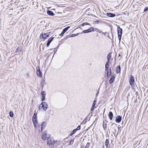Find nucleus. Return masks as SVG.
<instances>
[{
  "label": "nucleus",
  "instance_id": "a19ab883",
  "mask_svg": "<svg viewBox=\"0 0 148 148\" xmlns=\"http://www.w3.org/2000/svg\"><path fill=\"white\" fill-rule=\"evenodd\" d=\"M95 22L96 24H98L99 23V22L97 20L95 21Z\"/></svg>",
  "mask_w": 148,
  "mask_h": 148
},
{
  "label": "nucleus",
  "instance_id": "bb28decb",
  "mask_svg": "<svg viewBox=\"0 0 148 148\" xmlns=\"http://www.w3.org/2000/svg\"><path fill=\"white\" fill-rule=\"evenodd\" d=\"M87 25H90L89 23H84L82 24V26H84Z\"/></svg>",
  "mask_w": 148,
  "mask_h": 148
},
{
  "label": "nucleus",
  "instance_id": "f8f14e48",
  "mask_svg": "<svg viewBox=\"0 0 148 148\" xmlns=\"http://www.w3.org/2000/svg\"><path fill=\"white\" fill-rule=\"evenodd\" d=\"M107 15L108 17H113L115 16V14L111 13H107Z\"/></svg>",
  "mask_w": 148,
  "mask_h": 148
},
{
  "label": "nucleus",
  "instance_id": "20e7f679",
  "mask_svg": "<svg viewBox=\"0 0 148 148\" xmlns=\"http://www.w3.org/2000/svg\"><path fill=\"white\" fill-rule=\"evenodd\" d=\"M36 73L37 75L38 76V77H41L42 75V73L40 71V70L39 67H36Z\"/></svg>",
  "mask_w": 148,
  "mask_h": 148
},
{
  "label": "nucleus",
  "instance_id": "dca6fc26",
  "mask_svg": "<svg viewBox=\"0 0 148 148\" xmlns=\"http://www.w3.org/2000/svg\"><path fill=\"white\" fill-rule=\"evenodd\" d=\"M109 116L110 120H112L113 117V114L112 112L110 111L109 112Z\"/></svg>",
  "mask_w": 148,
  "mask_h": 148
},
{
  "label": "nucleus",
  "instance_id": "2f4dec72",
  "mask_svg": "<svg viewBox=\"0 0 148 148\" xmlns=\"http://www.w3.org/2000/svg\"><path fill=\"white\" fill-rule=\"evenodd\" d=\"M41 86L43 87L44 85V81L42 80V82H41Z\"/></svg>",
  "mask_w": 148,
  "mask_h": 148
},
{
  "label": "nucleus",
  "instance_id": "f257e3e1",
  "mask_svg": "<svg viewBox=\"0 0 148 148\" xmlns=\"http://www.w3.org/2000/svg\"><path fill=\"white\" fill-rule=\"evenodd\" d=\"M57 141H55L53 137H49L47 138V144L49 145H53Z\"/></svg>",
  "mask_w": 148,
  "mask_h": 148
},
{
  "label": "nucleus",
  "instance_id": "37998d69",
  "mask_svg": "<svg viewBox=\"0 0 148 148\" xmlns=\"http://www.w3.org/2000/svg\"><path fill=\"white\" fill-rule=\"evenodd\" d=\"M74 134V132H73V131H72V132H71V133L70 134V135L71 136H72V135L73 134Z\"/></svg>",
  "mask_w": 148,
  "mask_h": 148
},
{
  "label": "nucleus",
  "instance_id": "49530a36",
  "mask_svg": "<svg viewBox=\"0 0 148 148\" xmlns=\"http://www.w3.org/2000/svg\"><path fill=\"white\" fill-rule=\"evenodd\" d=\"M99 91H98L97 92V93H96V95H98V94H99Z\"/></svg>",
  "mask_w": 148,
  "mask_h": 148
},
{
  "label": "nucleus",
  "instance_id": "7c9ffc66",
  "mask_svg": "<svg viewBox=\"0 0 148 148\" xmlns=\"http://www.w3.org/2000/svg\"><path fill=\"white\" fill-rule=\"evenodd\" d=\"M108 66L109 65L105 64V70L106 71H107L108 69Z\"/></svg>",
  "mask_w": 148,
  "mask_h": 148
},
{
  "label": "nucleus",
  "instance_id": "9b49d317",
  "mask_svg": "<svg viewBox=\"0 0 148 148\" xmlns=\"http://www.w3.org/2000/svg\"><path fill=\"white\" fill-rule=\"evenodd\" d=\"M122 117L120 116H117L116 118V121L117 123H119L121 121Z\"/></svg>",
  "mask_w": 148,
  "mask_h": 148
},
{
  "label": "nucleus",
  "instance_id": "a211bd4d",
  "mask_svg": "<svg viewBox=\"0 0 148 148\" xmlns=\"http://www.w3.org/2000/svg\"><path fill=\"white\" fill-rule=\"evenodd\" d=\"M107 60H110L111 59V53H109L107 56Z\"/></svg>",
  "mask_w": 148,
  "mask_h": 148
},
{
  "label": "nucleus",
  "instance_id": "4468645a",
  "mask_svg": "<svg viewBox=\"0 0 148 148\" xmlns=\"http://www.w3.org/2000/svg\"><path fill=\"white\" fill-rule=\"evenodd\" d=\"M46 123L45 122H43L41 124V129L42 131L43 130V129L46 126Z\"/></svg>",
  "mask_w": 148,
  "mask_h": 148
},
{
  "label": "nucleus",
  "instance_id": "c03bdc74",
  "mask_svg": "<svg viewBox=\"0 0 148 148\" xmlns=\"http://www.w3.org/2000/svg\"><path fill=\"white\" fill-rule=\"evenodd\" d=\"M85 119H84V120L83 121H82V123H85L86 122V120H85Z\"/></svg>",
  "mask_w": 148,
  "mask_h": 148
},
{
  "label": "nucleus",
  "instance_id": "c756f323",
  "mask_svg": "<svg viewBox=\"0 0 148 148\" xmlns=\"http://www.w3.org/2000/svg\"><path fill=\"white\" fill-rule=\"evenodd\" d=\"M33 122H36V124H37V120L36 119H32Z\"/></svg>",
  "mask_w": 148,
  "mask_h": 148
},
{
  "label": "nucleus",
  "instance_id": "09e8293b",
  "mask_svg": "<svg viewBox=\"0 0 148 148\" xmlns=\"http://www.w3.org/2000/svg\"><path fill=\"white\" fill-rule=\"evenodd\" d=\"M121 55L120 54H119V56H121Z\"/></svg>",
  "mask_w": 148,
  "mask_h": 148
},
{
  "label": "nucleus",
  "instance_id": "4be33fe9",
  "mask_svg": "<svg viewBox=\"0 0 148 148\" xmlns=\"http://www.w3.org/2000/svg\"><path fill=\"white\" fill-rule=\"evenodd\" d=\"M90 143H88L85 147V148H89V147L90 146Z\"/></svg>",
  "mask_w": 148,
  "mask_h": 148
},
{
  "label": "nucleus",
  "instance_id": "de8ad7c7",
  "mask_svg": "<svg viewBox=\"0 0 148 148\" xmlns=\"http://www.w3.org/2000/svg\"><path fill=\"white\" fill-rule=\"evenodd\" d=\"M102 147V148H104V145H103Z\"/></svg>",
  "mask_w": 148,
  "mask_h": 148
},
{
  "label": "nucleus",
  "instance_id": "1a4fd4ad",
  "mask_svg": "<svg viewBox=\"0 0 148 148\" xmlns=\"http://www.w3.org/2000/svg\"><path fill=\"white\" fill-rule=\"evenodd\" d=\"M41 94L42 96L41 101H44L45 100V96L46 95L45 92L44 91H42L41 92Z\"/></svg>",
  "mask_w": 148,
  "mask_h": 148
},
{
  "label": "nucleus",
  "instance_id": "412c9836",
  "mask_svg": "<svg viewBox=\"0 0 148 148\" xmlns=\"http://www.w3.org/2000/svg\"><path fill=\"white\" fill-rule=\"evenodd\" d=\"M79 33H77V34H72L71 35V37H74L79 35Z\"/></svg>",
  "mask_w": 148,
  "mask_h": 148
},
{
  "label": "nucleus",
  "instance_id": "39448f33",
  "mask_svg": "<svg viewBox=\"0 0 148 148\" xmlns=\"http://www.w3.org/2000/svg\"><path fill=\"white\" fill-rule=\"evenodd\" d=\"M49 35L47 33L44 34H41L40 36V38L41 39L45 38L47 39L49 37Z\"/></svg>",
  "mask_w": 148,
  "mask_h": 148
},
{
  "label": "nucleus",
  "instance_id": "9d476101",
  "mask_svg": "<svg viewBox=\"0 0 148 148\" xmlns=\"http://www.w3.org/2000/svg\"><path fill=\"white\" fill-rule=\"evenodd\" d=\"M115 78V76L114 75H112L109 81V83L110 84H112L114 81Z\"/></svg>",
  "mask_w": 148,
  "mask_h": 148
},
{
  "label": "nucleus",
  "instance_id": "6ab92c4d",
  "mask_svg": "<svg viewBox=\"0 0 148 148\" xmlns=\"http://www.w3.org/2000/svg\"><path fill=\"white\" fill-rule=\"evenodd\" d=\"M107 123L106 122H104L103 121V126L104 130H106V128Z\"/></svg>",
  "mask_w": 148,
  "mask_h": 148
},
{
  "label": "nucleus",
  "instance_id": "58836bf2",
  "mask_svg": "<svg viewBox=\"0 0 148 148\" xmlns=\"http://www.w3.org/2000/svg\"><path fill=\"white\" fill-rule=\"evenodd\" d=\"M94 107H93V106H92V107L90 109V110L91 111H93V110H94Z\"/></svg>",
  "mask_w": 148,
  "mask_h": 148
},
{
  "label": "nucleus",
  "instance_id": "c9c22d12",
  "mask_svg": "<svg viewBox=\"0 0 148 148\" xmlns=\"http://www.w3.org/2000/svg\"><path fill=\"white\" fill-rule=\"evenodd\" d=\"M80 129V125H79L77 127L76 129L77 130H79Z\"/></svg>",
  "mask_w": 148,
  "mask_h": 148
},
{
  "label": "nucleus",
  "instance_id": "864d4df0",
  "mask_svg": "<svg viewBox=\"0 0 148 148\" xmlns=\"http://www.w3.org/2000/svg\"><path fill=\"white\" fill-rule=\"evenodd\" d=\"M59 46H58L57 47L58 48Z\"/></svg>",
  "mask_w": 148,
  "mask_h": 148
},
{
  "label": "nucleus",
  "instance_id": "5701e85b",
  "mask_svg": "<svg viewBox=\"0 0 148 148\" xmlns=\"http://www.w3.org/2000/svg\"><path fill=\"white\" fill-rule=\"evenodd\" d=\"M9 115L11 117H12L13 116L14 114L12 112L10 111L9 112Z\"/></svg>",
  "mask_w": 148,
  "mask_h": 148
},
{
  "label": "nucleus",
  "instance_id": "2eb2a0df",
  "mask_svg": "<svg viewBox=\"0 0 148 148\" xmlns=\"http://www.w3.org/2000/svg\"><path fill=\"white\" fill-rule=\"evenodd\" d=\"M116 71L117 73L120 72L121 71V66L120 65H118L116 68Z\"/></svg>",
  "mask_w": 148,
  "mask_h": 148
},
{
  "label": "nucleus",
  "instance_id": "473e14b6",
  "mask_svg": "<svg viewBox=\"0 0 148 148\" xmlns=\"http://www.w3.org/2000/svg\"><path fill=\"white\" fill-rule=\"evenodd\" d=\"M34 127H37L38 126H36V122H33Z\"/></svg>",
  "mask_w": 148,
  "mask_h": 148
},
{
  "label": "nucleus",
  "instance_id": "72a5a7b5",
  "mask_svg": "<svg viewBox=\"0 0 148 148\" xmlns=\"http://www.w3.org/2000/svg\"><path fill=\"white\" fill-rule=\"evenodd\" d=\"M107 73H111V69H108L107 70Z\"/></svg>",
  "mask_w": 148,
  "mask_h": 148
},
{
  "label": "nucleus",
  "instance_id": "423d86ee",
  "mask_svg": "<svg viewBox=\"0 0 148 148\" xmlns=\"http://www.w3.org/2000/svg\"><path fill=\"white\" fill-rule=\"evenodd\" d=\"M134 79L133 76L132 75H130V84L132 85L134 83Z\"/></svg>",
  "mask_w": 148,
  "mask_h": 148
},
{
  "label": "nucleus",
  "instance_id": "c85d7f7f",
  "mask_svg": "<svg viewBox=\"0 0 148 148\" xmlns=\"http://www.w3.org/2000/svg\"><path fill=\"white\" fill-rule=\"evenodd\" d=\"M73 140L70 141L69 142V145H72L73 143Z\"/></svg>",
  "mask_w": 148,
  "mask_h": 148
},
{
  "label": "nucleus",
  "instance_id": "ddd939ff",
  "mask_svg": "<svg viewBox=\"0 0 148 148\" xmlns=\"http://www.w3.org/2000/svg\"><path fill=\"white\" fill-rule=\"evenodd\" d=\"M47 14L50 16H53L55 14L53 12L50 10H48L47 11Z\"/></svg>",
  "mask_w": 148,
  "mask_h": 148
},
{
  "label": "nucleus",
  "instance_id": "e433bc0d",
  "mask_svg": "<svg viewBox=\"0 0 148 148\" xmlns=\"http://www.w3.org/2000/svg\"><path fill=\"white\" fill-rule=\"evenodd\" d=\"M111 73H107V77H108L110 76Z\"/></svg>",
  "mask_w": 148,
  "mask_h": 148
},
{
  "label": "nucleus",
  "instance_id": "8fccbe9b",
  "mask_svg": "<svg viewBox=\"0 0 148 148\" xmlns=\"http://www.w3.org/2000/svg\"><path fill=\"white\" fill-rule=\"evenodd\" d=\"M18 48L16 49V51H17V50H18Z\"/></svg>",
  "mask_w": 148,
  "mask_h": 148
},
{
  "label": "nucleus",
  "instance_id": "f03ea898",
  "mask_svg": "<svg viewBox=\"0 0 148 148\" xmlns=\"http://www.w3.org/2000/svg\"><path fill=\"white\" fill-rule=\"evenodd\" d=\"M47 106L48 105L46 102H42L41 104L40 105L39 107V109H40V107H41L44 111H46L47 109Z\"/></svg>",
  "mask_w": 148,
  "mask_h": 148
},
{
  "label": "nucleus",
  "instance_id": "4c0bfd02",
  "mask_svg": "<svg viewBox=\"0 0 148 148\" xmlns=\"http://www.w3.org/2000/svg\"><path fill=\"white\" fill-rule=\"evenodd\" d=\"M50 42H47V47H49L50 45Z\"/></svg>",
  "mask_w": 148,
  "mask_h": 148
},
{
  "label": "nucleus",
  "instance_id": "6e6d98bb",
  "mask_svg": "<svg viewBox=\"0 0 148 148\" xmlns=\"http://www.w3.org/2000/svg\"><path fill=\"white\" fill-rule=\"evenodd\" d=\"M81 148H82V147H81Z\"/></svg>",
  "mask_w": 148,
  "mask_h": 148
},
{
  "label": "nucleus",
  "instance_id": "79ce46f5",
  "mask_svg": "<svg viewBox=\"0 0 148 148\" xmlns=\"http://www.w3.org/2000/svg\"><path fill=\"white\" fill-rule=\"evenodd\" d=\"M77 131V130L75 129H74L73 131V132H74V133H75L76 132V131Z\"/></svg>",
  "mask_w": 148,
  "mask_h": 148
},
{
  "label": "nucleus",
  "instance_id": "0eeeda50",
  "mask_svg": "<svg viewBox=\"0 0 148 148\" xmlns=\"http://www.w3.org/2000/svg\"><path fill=\"white\" fill-rule=\"evenodd\" d=\"M42 138L44 140L47 139L48 138L47 137V134L46 132H45L43 133L42 135Z\"/></svg>",
  "mask_w": 148,
  "mask_h": 148
},
{
  "label": "nucleus",
  "instance_id": "6e6552de",
  "mask_svg": "<svg viewBox=\"0 0 148 148\" xmlns=\"http://www.w3.org/2000/svg\"><path fill=\"white\" fill-rule=\"evenodd\" d=\"M70 28L69 26H68L64 28L63 30L62 31V32L61 34L59 35V36H62L66 32V31L68 30V29Z\"/></svg>",
  "mask_w": 148,
  "mask_h": 148
},
{
  "label": "nucleus",
  "instance_id": "a18cd8bd",
  "mask_svg": "<svg viewBox=\"0 0 148 148\" xmlns=\"http://www.w3.org/2000/svg\"><path fill=\"white\" fill-rule=\"evenodd\" d=\"M95 31H96L97 32L98 31V29L96 28H95Z\"/></svg>",
  "mask_w": 148,
  "mask_h": 148
},
{
  "label": "nucleus",
  "instance_id": "393cba45",
  "mask_svg": "<svg viewBox=\"0 0 148 148\" xmlns=\"http://www.w3.org/2000/svg\"><path fill=\"white\" fill-rule=\"evenodd\" d=\"M83 32L84 33H87L90 32L89 30H88V29L87 30H83Z\"/></svg>",
  "mask_w": 148,
  "mask_h": 148
},
{
  "label": "nucleus",
  "instance_id": "f704fd0d",
  "mask_svg": "<svg viewBox=\"0 0 148 148\" xmlns=\"http://www.w3.org/2000/svg\"><path fill=\"white\" fill-rule=\"evenodd\" d=\"M148 10V7H146L144 9V12H145Z\"/></svg>",
  "mask_w": 148,
  "mask_h": 148
},
{
  "label": "nucleus",
  "instance_id": "cd10ccee",
  "mask_svg": "<svg viewBox=\"0 0 148 148\" xmlns=\"http://www.w3.org/2000/svg\"><path fill=\"white\" fill-rule=\"evenodd\" d=\"M37 115L36 114V113L35 112L34 114V115L32 119H36Z\"/></svg>",
  "mask_w": 148,
  "mask_h": 148
},
{
  "label": "nucleus",
  "instance_id": "f3484780",
  "mask_svg": "<svg viewBox=\"0 0 148 148\" xmlns=\"http://www.w3.org/2000/svg\"><path fill=\"white\" fill-rule=\"evenodd\" d=\"M109 143V139H107L105 142V144L106 147V148H108V145Z\"/></svg>",
  "mask_w": 148,
  "mask_h": 148
},
{
  "label": "nucleus",
  "instance_id": "5fc2aeb1",
  "mask_svg": "<svg viewBox=\"0 0 148 148\" xmlns=\"http://www.w3.org/2000/svg\"><path fill=\"white\" fill-rule=\"evenodd\" d=\"M59 46H58L57 47L58 48Z\"/></svg>",
  "mask_w": 148,
  "mask_h": 148
},
{
  "label": "nucleus",
  "instance_id": "b1692460",
  "mask_svg": "<svg viewBox=\"0 0 148 148\" xmlns=\"http://www.w3.org/2000/svg\"><path fill=\"white\" fill-rule=\"evenodd\" d=\"M96 99L93 102V104L92 105V106H93V107H94L96 105Z\"/></svg>",
  "mask_w": 148,
  "mask_h": 148
},
{
  "label": "nucleus",
  "instance_id": "7ed1b4c3",
  "mask_svg": "<svg viewBox=\"0 0 148 148\" xmlns=\"http://www.w3.org/2000/svg\"><path fill=\"white\" fill-rule=\"evenodd\" d=\"M117 31L119 39V42H120L121 38V35L122 33V29L121 28H120L119 26H118L117 28Z\"/></svg>",
  "mask_w": 148,
  "mask_h": 148
},
{
  "label": "nucleus",
  "instance_id": "3c124183",
  "mask_svg": "<svg viewBox=\"0 0 148 148\" xmlns=\"http://www.w3.org/2000/svg\"><path fill=\"white\" fill-rule=\"evenodd\" d=\"M18 48L16 49V51H17V50H18Z\"/></svg>",
  "mask_w": 148,
  "mask_h": 148
},
{
  "label": "nucleus",
  "instance_id": "a878e982",
  "mask_svg": "<svg viewBox=\"0 0 148 148\" xmlns=\"http://www.w3.org/2000/svg\"><path fill=\"white\" fill-rule=\"evenodd\" d=\"M88 30H89L90 32H91L92 31H93L94 30V29L93 27H91L90 28L88 29Z\"/></svg>",
  "mask_w": 148,
  "mask_h": 148
},
{
  "label": "nucleus",
  "instance_id": "603ef678",
  "mask_svg": "<svg viewBox=\"0 0 148 148\" xmlns=\"http://www.w3.org/2000/svg\"><path fill=\"white\" fill-rule=\"evenodd\" d=\"M22 9H24V8H21V9H21V10H22Z\"/></svg>",
  "mask_w": 148,
  "mask_h": 148
},
{
  "label": "nucleus",
  "instance_id": "ea45409f",
  "mask_svg": "<svg viewBox=\"0 0 148 148\" xmlns=\"http://www.w3.org/2000/svg\"><path fill=\"white\" fill-rule=\"evenodd\" d=\"M110 62V60H109V61L108 60V61L106 63V64L109 65V62Z\"/></svg>",
  "mask_w": 148,
  "mask_h": 148
},
{
  "label": "nucleus",
  "instance_id": "aec40b11",
  "mask_svg": "<svg viewBox=\"0 0 148 148\" xmlns=\"http://www.w3.org/2000/svg\"><path fill=\"white\" fill-rule=\"evenodd\" d=\"M54 38V37H51L48 39L47 42H50V43L53 40Z\"/></svg>",
  "mask_w": 148,
  "mask_h": 148
}]
</instances>
